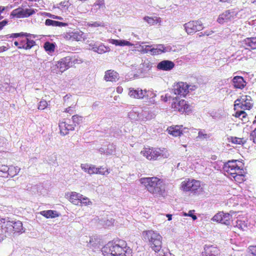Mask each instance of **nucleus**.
Wrapping results in <instances>:
<instances>
[{
    "instance_id": "obj_2",
    "label": "nucleus",
    "mask_w": 256,
    "mask_h": 256,
    "mask_svg": "<svg viewBox=\"0 0 256 256\" xmlns=\"http://www.w3.org/2000/svg\"><path fill=\"white\" fill-rule=\"evenodd\" d=\"M244 168V164L242 162L232 160L224 163V170L231 180L237 184H242L246 180Z\"/></svg>"
},
{
    "instance_id": "obj_39",
    "label": "nucleus",
    "mask_w": 256,
    "mask_h": 256,
    "mask_svg": "<svg viewBox=\"0 0 256 256\" xmlns=\"http://www.w3.org/2000/svg\"><path fill=\"white\" fill-rule=\"evenodd\" d=\"M96 174H100L102 175H104L110 173V172L107 168L102 166L96 168Z\"/></svg>"
},
{
    "instance_id": "obj_53",
    "label": "nucleus",
    "mask_w": 256,
    "mask_h": 256,
    "mask_svg": "<svg viewBox=\"0 0 256 256\" xmlns=\"http://www.w3.org/2000/svg\"><path fill=\"white\" fill-rule=\"evenodd\" d=\"M188 216H190L193 219V220H196V218H197V217L196 215H194L192 214V211L190 210L188 213Z\"/></svg>"
},
{
    "instance_id": "obj_58",
    "label": "nucleus",
    "mask_w": 256,
    "mask_h": 256,
    "mask_svg": "<svg viewBox=\"0 0 256 256\" xmlns=\"http://www.w3.org/2000/svg\"><path fill=\"white\" fill-rule=\"evenodd\" d=\"M252 124L256 126V114L254 117V120L252 121Z\"/></svg>"
},
{
    "instance_id": "obj_22",
    "label": "nucleus",
    "mask_w": 256,
    "mask_h": 256,
    "mask_svg": "<svg viewBox=\"0 0 256 256\" xmlns=\"http://www.w3.org/2000/svg\"><path fill=\"white\" fill-rule=\"evenodd\" d=\"M232 82L234 88L241 90L243 89L246 84V82L243 77L240 76H234L232 79Z\"/></svg>"
},
{
    "instance_id": "obj_34",
    "label": "nucleus",
    "mask_w": 256,
    "mask_h": 256,
    "mask_svg": "<svg viewBox=\"0 0 256 256\" xmlns=\"http://www.w3.org/2000/svg\"><path fill=\"white\" fill-rule=\"evenodd\" d=\"M112 43L116 46H132L131 43L127 40H112Z\"/></svg>"
},
{
    "instance_id": "obj_57",
    "label": "nucleus",
    "mask_w": 256,
    "mask_h": 256,
    "mask_svg": "<svg viewBox=\"0 0 256 256\" xmlns=\"http://www.w3.org/2000/svg\"><path fill=\"white\" fill-rule=\"evenodd\" d=\"M98 52H99V53H100H100H102V51H103L104 52H106L105 50H102V49L101 50V49L100 48V47H99V48H98Z\"/></svg>"
},
{
    "instance_id": "obj_20",
    "label": "nucleus",
    "mask_w": 256,
    "mask_h": 256,
    "mask_svg": "<svg viewBox=\"0 0 256 256\" xmlns=\"http://www.w3.org/2000/svg\"><path fill=\"white\" fill-rule=\"evenodd\" d=\"M174 67L173 62L168 60H164L160 62L157 65V68L164 71H169Z\"/></svg>"
},
{
    "instance_id": "obj_19",
    "label": "nucleus",
    "mask_w": 256,
    "mask_h": 256,
    "mask_svg": "<svg viewBox=\"0 0 256 256\" xmlns=\"http://www.w3.org/2000/svg\"><path fill=\"white\" fill-rule=\"evenodd\" d=\"M119 79V74L115 70H109L105 72L104 80L106 82H116Z\"/></svg>"
},
{
    "instance_id": "obj_8",
    "label": "nucleus",
    "mask_w": 256,
    "mask_h": 256,
    "mask_svg": "<svg viewBox=\"0 0 256 256\" xmlns=\"http://www.w3.org/2000/svg\"><path fill=\"white\" fill-rule=\"evenodd\" d=\"M238 14L234 8L226 10L218 16L216 21L220 24L231 22L236 18Z\"/></svg>"
},
{
    "instance_id": "obj_59",
    "label": "nucleus",
    "mask_w": 256,
    "mask_h": 256,
    "mask_svg": "<svg viewBox=\"0 0 256 256\" xmlns=\"http://www.w3.org/2000/svg\"><path fill=\"white\" fill-rule=\"evenodd\" d=\"M52 14H51L50 13H46V16L51 18Z\"/></svg>"
},
{
    "instance_id": "obj_6",
    "label": "nucleus",
    "mask_w": 256,
    "mask_h": 256,
    "mask_svg": "<svg viewBox=\"0 0 256 256\" xmlns=\"http://www.w3.org/2000/svg\"><path fill=\"white\" fill-rule=\"evenodd\" d=\"M180 188L185 192H191L196 194L203 191L201 182L195 179L186 178L181 182Z\"/></svg>"
},
{
    "instance_id": "obj_63",
    "label": "nucleus",
    "mask_w": 256,
    "mask_h": 256,
    "mask_svg": "<svg viewBox=\"0 0 256 256\" xmlns=\"http://www.w3.org/2000/svg\"><path fill=\"white\" fill-rule=\"evenodd\" d=\"M252 3L256 5V0H252Z\"/></svg>"
},
{
    "instance_id": "obj_4",
    "label": "nucleus",
    "mask_w": 256,
    "mask_h": 256,
    "mask_svg": "<svg viewBox=\"0 0 256 256\" xmlns=\"http://www.w3.org/2000/svg\"><path fill=\"white\" fill-rule=\"evenodd\" d=\"M140 154L148 160H156L160 158H168L170 154L166 148L144 147L140 152Z\"/></svg>"
},
{
    "instance_id": "obj_62",
    "label": "nucleus",
    "mask_w": 256,
    "mask_h": 256,
    "mask_svg": "<svg viewBox=\"0 0 256 256\" xmlns=\"http://www.w3.org/2000/svg\"><path fill=\"white\" fill-rule=\"evenodd\" d=\"M12 173H15V172H16V168H14V170H12Z\"/></svg>"
},
{
    "instance_id": "obj_45",
    "label": "nucleus",
    "mask_w": 256,
    "mask_h": 256,
    "mask_svg": "<svg viewBox=\"0 0 256 256\" xmlns=\"http://www.w3.org/2000/svg\"><path fill=\"white\" fill-rule=\"evenodd\" d=\"M82 120V117L78 114L74 115L72 116V120L73 122L77 124H78Z\"/></svg>"
},
{
    "instance_id": "obj_56",
    "label": "nucleus",
    "mask_w": 256,
    "mask_h": 256,
    "mask_svg": "<svg viewBox=\"0 0 256 256\" xmlns=\"http://www.w3.org/2000/svg\"><path fill=\"white\" fill-rule=\"evenodd\" d=\"M166 217L168 218V220H172V215L170 214H167Z\"/></svg>"
},
{
    "instance_id": "obj_27",
    "label": "nucleus",
    "mask_w": 256,
    "mask_h": 256,
    "mask_svg": "<svg viewBox=\"0 0 256 256\" xmlns=\"http://www.w3.org/2000/svg\"><path fill=\"white\" fill-rule=\"evenodd\" d=\"M245 110H237L232 114V116L241 120L243 123H246L248 121V114L244 111Z\"/></svg>"
},
{
    "instance_id": "obj_1",
    "label": "nucleus",
    "mask_w": 256,
    "mask_h": 256,
    "mask_svg": "<svg viewBox=\"0 0 256 256\" xmlns=\"http://www.w3.org/2000/svg\"><path fill=\"white\" fill-rule=\"evenodd\" d=\"M104 256H132V249L120 240L110 241L102 248Z\"/></svg>"
},
{
    "instance_id": "obj_48",
    "label": "nucleus",
    "mask_w": 256,
    "mask_h": 256,
    "mask_svg": "<svg viewBox=\"0 0 256 256\" xmlns=\"http://www.w3.org/2000/svg\"><path fill=\"white\" fill-rule=\"evenodd\" d=\"M74 107L69 106L65 109L64 112H68V113H70V114H72L74 112Z\"/></svg>"
},
{
    "instance_id": "obj_50",
    "label": "nucleus",
    "mask_w": 256,
    "mask_h": 256,
    "mask_svg": "<svg viewBox=\"0 0 256 256\" xmlns=\"http://www.w3.org/2000/svg\"><path fill=\"white\" fill-rule=\"evenodd\" d=\"M8 23L6 20H4L0 22V30H2Z\"/></svg>"
},
{
    "instance_id": "obj_14",
    "label": "nucleus",
    "mask_w": 256,
    "mask_h": 256,
    "mask_svg": "<svg viewBox=\"0 0 256 256\" xmlns=\"http://www.w3.org/2000/svg\"><path fill=\"white\" fill-rule=\"evenodd\" d=\"M189 86L186 82H178L174 86V92L175 94L186 96L188 93Z\"/></svg>"
},
{
    "instance_id": "obj_43",
    "label": "nucleus",
    "mask_w": 256,
    "mask_h": 256,
    "mask_svg": "<svg viewBox=\"0 0 256 256\" xmlns=\"http://www.w3.org/2000/svg\"><path fill=\"white\" fill-rule=\"evenodd\" d=\"M250 140L256 144V128L250 134Z\"/></svg>"
},
{
    "instance_id": "obj_33",
    "label": "nucleus",
    "mask_w": 256,
    "mask_h": 256,
    "mask_svg": "<svg viewBox=\"0 0 256 256\" xmlns=\"http://www.w3.org/2000/svg\"><path fill=\"white\" fill-rule=\"evenodd\" d=\"M232 216L229 214H224L223 212L220 223L226 225H230L231 221Z\"/></svg>"
},
{
    "instance_id": "obj_13",
    "label": "nucleus",
    "mask_w": 256,
    "mask_h": 256,
    "mask_svg": "<svg viewBox=\"0 0 256 256\" xmlns=\"http://www.w3.org/2000/svg\"><path fill=\"white\" fill-rule=\"evenodd\" d=\"M5 228H6V232L14 234L22 232L23 230L22 224L20 220L16 222H7Z\"/></svg>"
},
{
    "instance_id": "obj_54",
    "label": "nucleus",
    "mask_w": 256,
    "mask_h": 256,
    "mask_svg": "<svg viewBox=\"0 0 256 256\" xmlns=\"http://www.w3.org/2000/svg\"><path fill=\"white\" fill-rule=\"evenodd\" d=\"M122 91H123V88L122 86H118L116 88V92L118 94H122Z\"/></svg>"
},
{
    "instance_id": "obj_42",
    "label": "nucleus",
    "mask_w": 256,
    "mask_h": 256,
    "mask_svg": "<svg viewBox=\"0 0 256 256\" xmlns=\"http://www.w3.org/2000/svg\"><path fill=\"white\" fill-rule=\"evenodd\" d=\"M222 216L223 212H219L214 216L212 220L214 222H220Z\"/></svg>"
},
{
    "instance_id": "obj_49",
    "label": "nucleus",
    "mask_w": 256,
    "mask_h": 256,
    "mask_svg": "<svg viewBox=\"0 0 256 256\" xmlns=\"http://www.w3.org/2000/svg\"><path fill=\"white\" fill-rule=\"evenodd\" d=\"M152 46H150V45L145 46L144 48H143V51L145 53H148V52L150 53V50Z\"/></svg>"
},
{
    "instance_id": "obj_5",
    "label": "nucleus",
    "mask_w": 256,
    "mask_h": 256,
    "mask_svg": "<svg viewBox=\"0 0 256 256\" xmlns=\"http://www.w3.org/2000/svg\"><path fill=\"white\" fill-rule=\"evenodd\" d=\"M146 238L148 242L150 247L156 252H163L162 248V236L158 232L152 230L146 232ZM160 255L161 254L160 253Z\"/></svg>"
},
{
    "instance_id": "obj_21",
    "label": "nucleus",
    "mask_w": 256,
    "mask_h": 256,
    "mask_svg": "<svg viewBox=\"0 0 256 256\" xmlns=\"http://www.w3.org/2000/svg\"><path fill=\"white\" fill-rule=\"evenodd\" d=\"M168 134L174 136H179L183 134L182 126H172L167 128Z\"/></svg>"
},
{
    "instance_id": "obj_18",
    "label": "nucleus",
    "mask_w": 256,
    "mask_h": 256,
    "mask_svg": "<svg viewBox=\"0 0 256 256\" xmlns=\"http://www.w3.org/2000/svg\"><path fill=\"white\" fill-rule=\"evenodd\" d=\"M204 253L206 256H219L220 252L218 246L206 244L204 247Z\"/></svg>"
},
{
    "instance_id": "obj_28",
    "label": "nucleus",
    "mask_w": 256,
    "mask_h": 256,
    "mask_svg": "<svg viewBox=\"0 0 256 256\" xmlns=\"http://www.w3.org/2000/svg\"><path fill=\"white\" fill-rule=\"evenodd\" d=\"M45 24L47 26H68V23L53 20L50 19H46L45 21Z\"/></svg>"
},
{
    "instance_id": "obj_64",
    "label": "nucleus",
    "mask_w": 256,
    "mask_h": 256,
    "mask_svg": "<svg viewBox=\"0 0 256 256\" xmlns=\"http://www.w3.org/2000/svg\"><path fill=\"white\" fill-rule=\"evenodd\" d=\"M188 214H186V213H184V215L185 216H188Z\"/></svg>"
},
{
    "instance_id": "obj_26",
    "label": "nucleus",
    "mask_w": 256,
    "mask_h": 256,
    "mask_svg": "<svg viewBox=\"0 0 256 256\" xmlns=\"http://www.w3.org/2000/svg\"><path fill=\"white\" fill-rule=\"evenodd\" d=\"M82 169L90 174H96V168L94 165H89L88 164H81Z\"/></svg>"
},
{
    "instance_id": "obj_46",
    "label": "nucleus",
    "mask_w": 256,
    "mask_h": 256,
    "mask_svg": "<svg viewBox=\"0 0 256 256\" xmlns=\"http://www.w3.org/2000/svg\"><path fill=\"white\" fill-rule=\"evenodd\" d=\"M156 48L160 54L164 53L167 51L166 48L164 44H158L156 46Z\"/></svg>"
},
{
    "instance_id": "obj_24",
    "label": "nucleus",
    "mask_w": 256,
    "mask_h": 256,
    "mask_svg": "<svg viewBox=\"0 0 256 256\" xmlns=\"http://www.w3.org/2000/svg\"><path fill=\"white\" fill-rule=\"evenodd\" d=\"M69 197V200L70 202L76 205H78L81 197L82 195L75 192H72L66 194Z\"/></svg>"
},
{
    "instance_id": "obj_23",
    "label": "nucleus",
    "mask_w": 256,
    "mask_h": 256,
    "mask_svg": "<svg viewBox=\"0 0 256 256\" xmlns=\"http://www.w3.org/2000/svg\"><path fill=\"white\" fill-rule=\"evenodd\" d=\"M59 128L60 134L64 136L68 134L70 131L74 130V125L68 124L65 122L60 123Z\"/></svg>"
},
{
    "instance_id": "obj_31",
    "label": "nucleus",
    "mask_w": 256,
    "mask_h": 256,
    "mask_svg": "<svg viewBox=\"0 0 256 256\" xmlns=\"http://www.w3.org/2000/svg\"><path fill=\"white\" fill-rule=\"evenodd\" d=\"M235 226L241 230L246 231L248 229V220H238Z\"/></svg>"
},
{
    "instance_id": "obj_38",
    "label": "nucleus",
    "mask_w": 256,
    "mask_h": 256,
    "mask_svg": "<svg viewBox=\"0 0 256 256\" xmlns=\"http://www.w3.org/2000/svg\"><path fill=\"white\" fill-rule=\"evenodd\" d=\"M232 142L235 144H244L246 142V140L244 138L232 137Z\"/></svg>"
},
{
    "instance_id": "obj_3",
    "label": "nucleus",
    "mask_w": 256,
    "mask_h": 256,
    "mask_svg": "<svg viewBox=\"0 0 256 256\" xmlns=\"http://www.w3.org/2000/svg\"><path fill=\"white\" fill-rule=\"evenodd\" d=\"M139 181L144 188L154 196H163L166 192L165 184L162 179L156 176L144 177Z\"/></svg>"
},
{
    "instance_id": "obj_37",
    "label": "nucleus",
    "mask_w": 256,
    "mask_h": 256,
    "mask_svg": "<svg viewBox=\"0 0 256 256\" xmlns=\"http://www.w3.org/2000/svg\"><path fill=\"white\" fill-rule=\"evenodd\" d=\"M25 42L26 40H24V38H20L18 40L14 41V44L15 46H17L18 49H24Z\"/></svg>"
},
{
    "instance_id": "obj_10",
    "label": "nucleus",
    "mask_w": 256,
    "mask_h": 256,
    "mask_svg": "<svg viewBox=\"0 0 256 256\" xmlns=\"http://www.w3.org/2000/svg\"><path fill=\"white\" fill-rule=\"evenodd\" d=\"M36 13V10L33 8H26L19 7L14 10L11 14L10 16L12 18H28Z\"/></svg>"
},
{
    "instance_id": "obj_7",
    "label": "nucleus",
    "mask_w": 256,
    "mask_h": 256,
    "mask_svg": "<svg viewBox=\"0 0 256 256\" xmlns=\"http://www.w3.org/2000/svg\"><path fill=\"white\" fill-rule=\"evenodd\" d=\"M252 98L250 96L242 95L234 102V110L238 108L244 110H250L253 107Z\"/></svg>"
},
{
    "instance_id": "obj_60",
    "label": "nucleus",
    "mask_w": 256,
    "mask_h": 256,
    "mask_svg": "<svg viewBox=\"0 0 256 256\" xmlns=\"http://www.w3.org/2000/svg\"><path fill=\"white\" fill-rule=\"evenodd\" d=\"M51 18H53V19H56V18H57L56 16L54 15V14H52Z\"/></svg>"
},
{
    "instance_id": "obj_11",
    "label": "nucleus",
    "mask_w": 256,
    "mask_h": 256,
    "mask_svg": "<svg viewBox=\"0 0 256 256\" xmlns=\"http://www.w3.org/2000/svg\"><path fill=\"white\" fill-rule=\"evenodd\" d=\"M186 32L188 34H192L203 28L202 23L200 20H192L184 25Z\"/></svg>"
},
{
    "instance_id": "obj_52",
    "label": "nucleus",
    "mask_w": 256,
    "mask_h": 256,
    "mask_svg": "<svg viewBox=\"0 0 256 256\" xmlns=\"http://www.w3.org/2000/svg\"><path fill=\"white\" fill-rule=\"evenodd\" d=\"M90 26H94V27H98L101 26V24L98 22H94L92 24H89Z\"/></svg>"
},
{
    "instance_id": "obj_32",
    "label": "nucleus",
    "mask_w": 256,
    "mask_h": 256,
    "mask_svg": "<svg viewBox=\"0 0 256 256\" xmlns=\"http://www.w3.org/2000/svg\"><path fill=\"white\" fill-rule=\"evenodd\" d=\"M210 134H208L204 130H199L196 139L198 140H207L210 138Z\"/></svg>"
},
{
    "instance_id": "obj_36",
    "label": "nucleus",
    "mask_w": 256,
    "mask_h": 256,
    "mask_svg": "<svg viewBox=\"0 0 256 256\" xmlns=\"http://www.w3.org/2000/svg\"><path fill=\"white\" fill-rule=\"evenodd\" d=\"M44 47L46 52H54L55 50V44L48 42L44 43Z\"/></svg>"
},
{
    "instance_id": "obj_51",
    "label": "nucleus",
    "mask_w": 256,
    "mask_h": 256,
    "mask_svg": "<svg viewBox=\"0 0 256 256\" xmlns=\"http://www.w3.org/2000/svg\"><path fill=\"white\" fill-rule=\"evenodd\" d=\"M9 48L8 46H2L0 47V53L6 51Z\"/></svg>"
},
{
    "instance_id": "obj_55",
    "label": "nucleus",
    "mask_w": 256,
    "mask_h": 256,
    "mask_svg": "<svg viewBox=\"0 0 256 256\" xmlns=\"http://www.w3.org/2000/svg\"><path fill=\"white\" fill-rule=\"evenodd\" d=\"M214 33V32L212 30H210V31H208V32H204V34H202L203 36H210V35H211L212 34Z\"/></svg>"
},
{
    "instance_id": "obj_41",
    "label": "nucleus",
    "mask_w": 256,
    "mask_h": 256,
    "mask_svg": "<svg viewBox=\"0 0 256 256\" xmlns=\"http://www.w3.org/2000/svg\"><path fill=\"white\" fill-rule=\"evenodd\" d=\"M48 104L46 100H42L38 103V109L39 110H44L48 107Z\"/></svg>"
},
{
    "instance_id": "obj_61",
    "label": "nucleus",
    "mask_w": 256,
    "mask_h": 256,
    "mask_svg": "<svg viewBox=\"0 0 256 256\" xmlns=\"http://www.w3.org/2000/svg\"><path fill=\"white\" fill-rule=\"evenodd\" d=\"M56 18H56V20H62V17H61V16H56Z\"/></svg>"
},
{
    "instance_id": "obj_17",
    "label": "nucleus",
    "mask_w": 256,
    "mask_h": 256,
    "mask_svg": "<svg viewBox=\"0 0 256 256\" xmlns=\"http://www.w3.org/2000/svg\"><path fill=\"white\" fill-rule=\"evenodd\" d=\"M58 68L61 72H63L70 67H72L70 56H68L62 58L58 62Z\"/></svg>"
},
{
    "instance_id": "obj_29",
    "label": "nucleus",
    "mask_w": 256,
    "mask_h": 256,
    "mask_svg": "<svg viewBox=\"0 0 256 256\" xmlns=\"http://www.w3.org/2000/svg\"><path fill=\"white\" fill-rule=\"evenodd\" d=\"M40 214L46 218H55L58 216V212L53 210H42L40 212Z\"/></svg>"
},
{
    "instance_id": "obj_47",
    "label": "nucleus",
    "mask_w": 256,
    "mask_h": 256,
    "mask_svg": "<svg viewBox=\"0 0 256 256\" xmlns=\"http://www.w3.org/2000/svg\"><path fill=\"white\" fill-rule=\"evenodd\" d=\"M150 54L152 56H156V55H158V54H161L159 52V51L158 50V49L156 48H151L150 50Z\"/></svg>"
},
{
    "instance_id": "obj_12",
    "label": "nucleus",
    "mask_w": 256,
    "mask_h": 256,
    "mask_svg": "<svg viewBox=\"0 0 256 256\" xmlns=\"http://www.w3.org/2000/svg\"><path fill=\"white\" fill-rule=\"evenodd\" d=\"M30 35V34L21 32L19 33H13L10 34H8L7 35V38H17L18 37H26V38H24V40H26V42L24 44V49L28 50L30 49L32 46L36 45V42L34 40L27 38V37L29 36Z\"/></svg>"
},
{
    "instance_id": "obj_16",
    "label": "nucleus",
    "mask_w": 256,
    "mask_h": 256,
    "mask_svg": "<svg viewBox=\"0 0 256 256\" xmlns=\"http://www.w3.org/2000/svg\"><path fill=\"white\" fill-rule=\"evenodd\" d=\"M146 91L140 88H128V96L132 98L142 99L144 98Z\"/></svg>"
},
{
    "instance_id": "obj_40",
    "label": "nucleus",
    "mask_w": 256,
    "mask_h": 256,
    "mask_svg": "<svg viewBox=\"0 0 256 256\" xmlns=\"http://www.w3.org/2000/svg\"><path fill=\"white\" fill-rule=\"evenodd\" d=\"M92 204L87 197H81L79 204L80 206H88Z\"/></svg>"
},
{
    "instance_id": "obj_9",
    "label": "nucleus",
    "mask_w": 256,
    "mask_h": 256,
    "mask_svg": "<svg viewBox=\"0 0 256 256\" xmlns=\"http://www.w3.org/2000/svg\"><path fill=\"white\" fill-rule=\"evenodd\" d=\"M172 108L180 112H188L192 111V106L184 100L175 98L172 100Z\"/></svg>"
},
{
    "instance_id": "obj_44",
    "label": "nucleus",
    "mask_w": 256,
    "mask_h": 256,
    "mask_svg": "<svg viewBox=\"0 0 256 256\" xmlns=\"http://www.w3.org/2000/svg\"><path fill=\"white\" fill-rule=\"evenodd\" d=\"M70 62L72 63V67L74 66L76 64H78L82 62L80 60L75 58L74 57L70 56Z\"/></svg>"
},
{
    "instance_id": "obj_25",
    "label": "nucleus",
    "mask_w": 256,
    "mask_h": 256,
    "mask_svg": "<svg viewBox=\"0 0 256 256\" xmlns=\"http://www.w3.org/2000/svg\"><path fill=\"white\" fill-rule=\"evenodd\" d=\"M2 169L0 170V174L1 173L4 174L3 176H2V178H8L9 176L13 177L16 175L15 173H12V171L14 170V167L11 166L8 167V166H2Z\"/></svg>"
},
{
    "instance_id": "obj_35",
    "label": "nucleus",
    "mask_w": 256,
    "mask_h": 256,
    "mask_svg": "<svg viewBox=\"0 0 256 256\" xmlns=\"http://www.w3.org/2000/svg\"><path fill=\"white\" fill-rule=\"evenodd\" d=\"M246 44L251 49L256 48V38H248L246 40Z\"/></svg>"
},
{
    "instance_id": "obj_30",
    "label": "nucleus",
    "mask_w": 256,
    "mask_h": 256,
    "mask_svg": "<svg viewBox=\"0 0 256 256\" xmlns=\"http://www.w3.org/2000/svg\"><path fill=\"white\" fill-rule=\"evenodd\" d=\"M144 20L147 22L150 25H154L158 23H160L161 18L158 16H146L144 18Z\"/></svg>"
},
{
    "instance_id": "obj_15",
    "label": "nucleus",
    "mask_w": 256,
    "mask_h": 256,
    "mask_svg": "<svg viewBox=\"0 0 256 256\" xmlns=\"http://www.w3.org/2000/svg\"><path fill=\"white\" fill-rule=\"evenodd\" d=\"M84 32L82 31L69 32L64 34V38L66 40L79 42L84 39Z\"/></svg>"
}]
</instances>
